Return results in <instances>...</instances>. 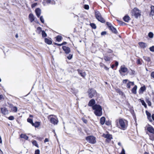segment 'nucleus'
Masks as SVG:
<instances>
[{"label": "nucleus", "instance_id": "22", "mask_svg": "<svg viewBox=\"0 0 154 154\" xmlns=\"http://www.w3.org/2000/svg\"><path fill=\"white\" fill-rule=\"evenodd\" d=\"M137 89V86L135 85L131 90L132 93L134 94H136Z\"/></svg>", "mask_w": 154, "mask_h": 154}, {"label": "nucleus", "instance_id": "25", "mask_svg": "<svg viewBox=\"0 0 154 154\" xmlns=\"http://www.w3.org/2000/svg\"><path fill=\"white\" fill-rule=\"evenodd\" d=\"M106 122V119L103 116L101 117L100 120V124L103 125Z\"/></svg>", "mask_w": 154, "mask_h": 154}, {"label": "nucleus", "instance_id": "51", "mask_svg": "<svg viewBox=\"0 0 154 154\" xmlns=\"http://www.w3.org/2000/svg\"><path fill=\"white\" fill-rule=\"evenodd\" d=\"M40 151L39 149H37L35 151L34 154H40Z\"/></svg>", "mask_w": 154, "mask_h": 154}, {"label": "nucleus", "instance_id": "45", "mask_svg": "<svg viewBox=\"0 0 154 154\" xmlns=\"http://www.w3.org/2000/svg\"><path fill=\"white\" fill-rule=\"evenodd\" d=\"M136 63L137 65L142 64V63L141 62L140 59H137Z\"/></svg>", "mask_w": 154, "mask_h": 154}, {"label": "nucleus", "instance_id": "30", "mask_svg": "<svg viewBox=\"0 0 154 154\" xmlns=\"http://www.w3.org/2000/svg\"><path fill=\"white\" fill-rule=\"evenodd\" d=\"M143 58L145 61L147 62H149L151 61V59L149 57L144 56H143Z\"/></svg>", "mask_w": 154, "mask_h": 154}, {"label": "nucleus", "instance_id": "32", "mask_svg": "<svg viewBox=\"0 0 154 154\" xmlns=\"http://www.w3.org/2000/svg\"><path fill=\"white\" fill-rule=\"evenodd\" d=\"M112 58L107 56H105L104 57V59L106 61H109L111 60Z\"/></svg>", "mask_w": 154, "mask_h": 154}, {"label": "nucleus", "instance_id": "55", "mask_svg": "<svg viewBox=\"0 0 154 154\" xmlns=\"http://www.w3.org/2000/svg\"><path fill=\"white\" fill-rule=\"evenodd\" d=\"M107 34V32L106 31H103L101 33V35H106Z\"/></svg>", "mask_w": 154, "mask_h": 154}, {"label": "nucleus", "instance_id": "37", "mask_svg": "<svg viewBox=\"0 0 154 154\" xmlns=\"http://www.w3.org/2000/svg\"><path fill=\"white\" fill-rule=\"evenodd\" d=\"M46 3L53 4L55 3V1L54 0H46Z\"/></svg>", "mask_w": 154, "mask_h": 154}, {"label": "nucleus", "instance_id": "7", "mask_svg": "<svg viewBox=\"0 0 154 154\" xmlns=\"http://www.w3.org/2000/svg\"><path fill=\"white\" fill-rule=\"evenodd\" d=\"M128 68L125 67V66L124 65L123 66H122L120 67L119 70V72L121 75L123 76H125V75H127L128 72Z\"/></svg>", "mask_w": 154, "mask_h": 154}, {"label": "nucleus", "instance_id": "18", "mask_svg": "<svg viewBox=\"0 0 154 154\" xmlns=\"http://www.w3.org/2000/svg\"><path fill=\"white\" fill-rule=\"evenodd\" d=\"M35 11L37 17H39L41 14V9L38 8H37L35 9Z\"/></svg>", "mask_w": 154, "mask_h": 154}, {"label": "nucleus", "instance_id": "11", "mask_svg": "<svg viewBox=\"0 0 154 154\" xmlns=\"http://www.w3.org/2000/svg\"><path fill=\"white\" fill-rule=\"evenodd\" d=\"M62 48L66 54H68L71 52V49L68 47L63 46Z\"/></svg>", "mask_w": 154, "mask_h": 154}, {"label": "nucleus", "instance_id": "10", "mask_svg": "<svg viewBox=\"0 0 154 154\" xmlns=\"http://www.w3.org/2000/svg\"><path fill=\"white\" fill-rule=\"evenodd\" d=\"M89 97L90 98H92L97 93L95 90L93 89L90 88L88 89V91Z\"/></svg>", "mask_w": 154, "mask_h": 154}, {"label": "nucleus", "instance_id": "64", "mask_svg": "<svg viewBox=\"0 0 154 154\" xmlns=\"http://www.w3.org/2000/svg\"><path fill=\"white\" fill-rule=\"evenodd\" d=\"M104 68L106 70H108L109 69V68L107 67L106 65L104 66Z\"/></svg>", "mask_w": 154, "mask_h": 154}, {"label": "nucleus", "instance_id": "21", "mask_svg": "<svg viewBox=\"0 0 154 154\" xmlns=\"http://www.w3.org/2000/svg\"><path fill=\"white\" fill-rule=\"evenodd\" d=\"M151 10L149 13V15L150 16H154V6L152 5L150 7Z\"/></svg>", "mask_w": 154, "mask_h": 154}, {"label": "nucleus", "instance_id": "9", "mask_svg": "<svg viewBox=\"0 0 154 154\" xmlns=\"http://www.w3.org/2000/svg\"><path fill=\"white\" fill-rule=\"evenodd\" d=\"M85 139L88 142L91 144H94L96 142V138L92 135L86 137Z\"/></svg>", "mask_w": 154, "mask_h": 154}, {"label": "nucleus", "instance_id": "47", "mask_svg": "<svg viewBox=\"0 0 154 154\" xmlns=\"http://www.w3.org/2000/svg\"><path fill=\"white\" fill-rule=\"evenodd\" d=\"M8 119L10 120H13L14 119V117L13 116H10L8 118Z\"/></svg>", "mask_w": 154, "mask_h": 154}, {"label": "nucleus", "instance_id": "26", "mask_svg": "<svg viewBox=\"0 0 154 154\" xmlns=\"http://www.w3.org/2000/svg\"><path fill=\"white\" fill-rule=\"evenodd\" d=\"M41 124L40 122H35L34 123L33 122L32 125L33 126H34L35 128H38L40 125Z\"/></svg>", "mask_w": 154, "mask_h": 154}, {"label": "nucleus", "instance_id": "54", "mask_svg": "<svg viewBox=\"0 0 154 154\" xmlns=\"http://www.w3.org/2000/svg\"><path fill=\"white\" fill-rule=\"evenodd\" d=\"M131 72L130 74V75H134L135 74V71L134 70H132V69H131Z\"/></svg>", "mask_w": 154, "mask_h": 154}, {"label": "nucleus", "instance_id": "34", "mask_svg": "<svg viewBox=\"0 0 154 154\" xmlns=\"http://www.w3.org/2000/svg\"><path fill=\"white\" fill-rule=\"evenodd\" d=\"M90 25L93 29H96L97 28V26L96 24L94 23H90Z\"/></svg>", "mask_w": 154, "mask_h": 154}, {"label": "nucleus", "instance_id": "63", "mask_svg": "<svg viewBox=\"0 0 154 154\" xmlns=\"http://www.w3.org/2000/svg\"><path fill=\"white\" fill-rule=\"evenodd\" d=\"M118 65H119L118 62L117 61H116V62H115V66L117 67L118 66Z\"/></svg>", "mask_w": 154, "mask_h": 154}, {"label": "nucleus", "instance_id": "41", "mask_svg": "<svg viewBox=\"0 0 154 154\" xmlns=\"http://www.w3.org/2000/svg\"><path fill=\"white\" fill-rule=\"evenodd\" d=\"M11 110L13 112H16L17 111V108L16 106H13L12 107Z\"/></svg>", "mask_w": 154, "mask_h": 154}, {"label": "nucleus", "instance_id": "13", "mask_svg": "<svg viewBox=\"0 0 154 154\" xmlns=\"http://www.w3.org/2000/svg\"><path fill=\"white\" fill-rule=\"evenodd\" d=\"M138 44L141 48L144 49L147 46V44L144 42H140L138 43Z\"/></svg>", "mask_w": 154, "mask_h": 154}, {"label": "nucleus", "instance_id": "39", "mask_svg": "<svg viewBox=\"0 0 154 154\" xmlns=\"http://www.w3.org/2000/svg\"><path fill=\"white\" fill-rule=\"evenodd\" d=\"M111 121L110 120H107L105 122V124L107 126L111 125Z\"/></svg>", "mask_w": 154, "mask_h": 154}, {"label": "nucleus", "instance_id": "17", "mask_svg": "<svg viewBox=\"0 0 154 154\" xmlns=\"http://www.w3.org/2000/svg\"><path fill=\"white\" fill-rule=\"evenodd\" d=\"M1 113L4 115L6 114L8 112L7 109L5 107L1 108Z\"/></svg>", "mask_w": 154, "mask_h": 154}, {"label": "nucleus", "instance_id": "62", "mask_svg": "<svg viewBox=\"0 0 154 154\" xmlns=\"http://www.w3.org/2000/svg\"><path fill=\"white\" fill-rule=\"evenodd\" d=\"M49 141V139L48 138H46L44 141V142L45 143L46 142H48Z\"/></svg>", "mask_w": 154, "mask_h": 154}, {"label": "nucleus", "instance_id": "29", "mask_svg": "<svg viewBox=\"0 0 154 154\" xmlns=\"http://www.w3.org/2000/svg\"><path fill=\"white\" fill-rule=\"evenodd\" d=\"M116 92L118 93L119 94V95L122 96H123L124 95V93L119 88L116 89Z\"/></svg>", "mask_w": 154, "mask_h": 154}, {"label": "nucleus", "instance_id": "6", "mask_svg": "<svg viewBox=\"0 0 154 154\" xmlns=\"http://www.w3.org/2000/svg\"><path fill=\"white\" fill-rule=\"evenodd\" d=\"M132 15L134 16L135 18H137L140 17L141 11L137 8H134L131 11Z\"/></svg>", "mask_w": 154, "mask_h": 154}, {"label": "nucleus", "instance_id": "49", "mask_svg": "<svg viewBox=\"0 0 154 154\" xmlns=\"http://www.w3.org/2000/svg\"><path fill=\"white\" fill-rule=\"evenodd\" d=\"M40 20L41 22L42 23H44V19L43 17L42 16H41L40 17Z\"/></svg>", "mask_w": 154, "mask_h": 154}, {"label": "nucleus", "instance_id": "1", "mask_svg": "<svg viewBox=\"0 0 154 154\" xmlns=\"http://www.w3.org/2000/svg\"><path fill=\"white\" fill-rule=\"evenodd\" d=\"M116 125L117 127L121 130H126L128 126V121L126 119L119 118L116 121Z\"/></svg>", "mask_w": 154, "mask_h": 154}, {"label": "nucleus", "instance_id": "61", "mask_svg": "<svg viewBox=\"0 0 154 154\" xmlns=\"http://www.w3.org/2000/svg\"><path fill=\"white\" fill-rule=\"evenodd\" d=\"M54 44L55 45H57L58 46H61L62 45V43L61 44H58V43H54Z\"/></svg>", "mask_w": 154, "mask_h": 154}, {"label": "nucleus", "instance_id": "43", "mask_svg": "<svg viewBox=\"0 0 154 154\" xmlns=\"http://www.w3.org/2000/svg\"><path fill=\"white\" fill-rule=\"evenodd\" d=\"M73 56V55L72 54H69L67 57V58L68 60H70L72 58Z\"/></svg>", "mask_w": 154, "mask_h": 154}, {"label": "nucleus", "instance_id": "2", "mask_svg": "<svg viewBox=\"0 0 154 154\" xmlns=\"http://www.w3.org/2000/svg\"><path fill=\"white\" fill-rule=\"evenodd\" d=\"M145 130L146 131V133L149 137V139L151 140L154 139V128L151 125L149 124L145 128Z\"/></svg>", "mask_w": 154, "mask_h": 154}, {"label": "nucleus", "instance_id": "27", "mask_svg": "<svg viewBox=\"0 0 154 154\" xmlns=\"http://www.w3.org/2000/svg\"><path fill=\"white\" fill-rule=\"evenodd\" d=\"M134 85V82H133L129 81L127 84L126 87L128 88H130L131 85Z\"/></svg>", "mask_w": 154, "mask_h": 154}, {"label": "nucleus", "instance_id": "44", "mask_svg": "<svg viewBox=\"0 0 154 154\" xmlns=\"http://www.w3.org/2000/svg\"><path fill=\"white\" fill-rule=\"evenodd\" d=\"M27 121L28 122L30 123L32 125L33 123L32 119H31L28 118L27 119Z\"/></svg>", "mask_w": 154, "mask_h": 154}, {"label": "nucleus", "instance_id": "60", "mask_svg": "<svg viewBox=\"0 0 154 154\" xmlns=\"http://www.w3.org/2000/svg\"><path fill=\"white\" fill-rule=\"evenodd\" d=\"M128 81V79H124L122 81V82L123 84H126Z\"/></svg>", "mask_w": 154, "mask_h": 154}, {"label": "nucleus", "instance_id": "3", "mask_svg": "<svg viewBox=\"0 0 154 154\" xmlns=\"http://www.w3.org/2000/svg\"><path fill=\"white\" fill-rule=\"evenodd\" d=\"M92 109L94 110V113L96 116H100L102 115V108L100 105L95 104L93 106Z\"/></svg>", "mask_w": 154, "mask_h": 154}, {"label": "nucleus", "instance_id": "15", "mask_svg": "<svg viewBox=\"0 0 154 154\" xmlns=\"http://www.w3.org/2000/svg\"><path fill=\"white\" fill-rule=\"evenodd\" d=\"M95 101L94 99L91 100L89 101L88 105L89 106L92 107L94 106L95 104Z\"/></svg>", "mask_w": 154, "mask_h": 154}, {"label": "nucleus", "instance_id": "38", "mask_svg": "<svg viewBox=\"0 0 154 154\" xmlns=\"http://www.w3.org/2000/svg\"><path fill=\"white\" fill-rule=\"evenodd\" d=\"M32 144L37 148L39 147V146L37 141L35 140H34L32 142Z\"/></svg>", "mask_w": 154, "mask_h": 154}, {"label": "nucleus", "instance_id": "24", "mask_svg": "<svg viewBox=\"0 0 154 154\" xmlns=\"http://www.w3.org/2000/svg\"><path fill=\"white\" fill-rule=\"evenodd\" d=\"M130 19V17L128 15H126L123 18V20L126 22H128Z\"/></svg>", "mask_w": 154, "mask_h": 154}, {"label": "nucleus", "instance_id": "5", "mask_svg": "<svg viewBox=\"0 0 154 154\" xmlns=\"http://www.w3.org/2000/svg\"><path fill=\"white\" fill-rule=\"evenodd\" d=\"M95 15L96 19L102 23H104L106 21L102 17L100 12L97 11H95Z\"/></svg>", "mask_w": 154, "mask_h": 154}, {"label": "nucleus", "instance_id": "53", "mask_svg": "<svg viewBox=\"0 0 154 154\" xmlns=\"http://www.w3.org/2000/svg\"><path fill=\"white\" fill-rule=\"evenodd\" d=\"M84 8L85 9L88 10L89 8V7L88 5H84Z\"/></svg>", "mask_w": 154, "mask_h": 154}, {"label": "nucleus", "instance_id": "50", "mask_svg": "<svg viewBox=\"0 0 154 154\" xmlns=\"http://www.w3.org/2000/svg\"><path fill=\"white\" fill-rule=\"evenodd\" d=\"M150 51L152 52H154V46L150 47L149 48Z\"/></svg>", "mask_w": 154, "mask_h": 154}, {"label": "nucleus", "instance_id": "8", "mask_svg": "<svg viewBox=\"0 0 154 154\" xmlns=\"http://www.w3.org/2000/svg\"><path fill=\"white\" fill-rule=\"evenodd\" d=\"M106 25L109 29L111 30L112 33L115 34H117L118 33V32L116 29L112 26L111 23L109 22H106Z\"/></svg>", "mask_w": 154, "mask_h": 154}, {"label": "nucleus", "instance_id": "36", "mask_svg": "<svg viewBox=\"0 0 154 154\" xmlns=\"http://www.w3.org/2000/svg\"><path fill=\"white\" fill-rule=\"evenodd\" d=\"M145 101L147 103V104L149 106H151V103L150 101L149 100V98H146L145 99Z\"/></svg>", "mask_w": 154, "mask_h": 154}, {"label": "nucleus", "instance_id": "4", "mask_svg": "<svg viewBox=\"0 0 154 154\" xmlns=\"http://www.w3.org/2000/svg\"><path fill=\"white\" fill-rule=\"evenodd\" d=\"M48 119L50 120V122L54 125H56L58 122V120L56 116L54 115H51L48 116Z\"/></svg>", "mask_w": 154, "mask_h": 154}, {"label": "nucleus", "instance_id": "48", "mask_svg": "<svg viewBox=\"0 0 154 154\" xmlns=\"http://www.w3.org/2000/svg\"><path fill=\"white\" fill-rule=\"evenodd\" d=\"M37 5V3H34L33 4H32L31 5V7L32 8H33L35 7Z\"/></svg>", "mask_w": 154, "mask_h": 154}, {"label": "nucleus", "instance_id": "23", "mask_svg": "<svg viewBox=\"0 0 154 154\" xmlns=\"http://www.w3.org/2000/svg\"><path fill=\"white\" fill-rule=\"evenodd\" d=\"M20 137L21 138H23L26 140H27L29 138L28 137L24 134H21L20 135Z\"/></svg>", "mask_w": 154, "mask_h": 154}, {"label": "nucleus", "instance_id": "19", "mask_svg": "<svg viewBox=\"0 0 154 154\" xmlns=\"http://www.w3.org/2000/svg\"><path fill=\"white\" fill-rule=\"evenodd\" d=\"M44 40L45 42L48 45H51L52 43V41L51 38H49V39H48L47 38H45Z\"/></svg>", "mask_w": 154, "mask_h": 154}, {"label": "nucleus", "instance_id": "52", "mask_svg": "<svg viewBox=\"0 0 154 154\" xmlns=\"http://www.w3.org/2000/svg\"><path fill=\"white\" fill-rule=\"evenodd\" d=\"M119 154H125V151L123 148H122V150Z\"/></svg>", "mask_w": 154, "mask_h": 154}, {"label": "nucleus", "instance_id": "59", "mask_svg": "<svg viewBox=\"0 0 154 154\" xmlns=\"http://www.w3.org/2000/svg\"><path fill=\"white\" fill-rule=\"evenodd\" d=\"M151 77L154 78V71L152 72L150 74Z\"/></svg>", "mask_w": 154, "mask_h": 154}, {"label": "nucleus", "instance_id": "57", "mask_svg": "<svg viewBox=\"0 0 154 154\" xmlns=\"http://www.w3.org/2000/svg\"><path fill=\"white\" fill-rule=\"evenodd\" d=\"M105 65L102 63L101 62L100 63V66L101 67H104Z\"/></svg>", "mask_w": 154, "mask_h": 154}, {"label": "nucleus", "instance_id": "16", "mask_svg": "<svg viewBox=\"0 0 154 154\" xmlns=\"http://www.w3.org/2000/svg\"><path fill=\"white\" fill-rule=\"evenodd\" d=\"M102 137L107 138V139L109 140H111L112 138V135L109 134H103L102 135Z\"/></svg>", "mask_w": 154, "mask_h": 154}, {"label": "nucleus", "instance_id": "42", "mask_svg": "<svg viewBox=\"0 0 154 154\" xmlns=\"http://www.w3.org/2000/svg\"><path fill=\"white\" fill-rule=\"evenodd\" d=\"M153 34L152 32H150L149 33L148 36L150 38H152L153 37Z\"/></svg>", "mask_w": 154, "mask_h": 154}, {"label": "nucleus", "instance_id": "40", "mask_svg": "<svg viewBox=\"0 0 154 154\" xmlns=\"http://www.w3.org/2000/svg\"><path fill=\"white\" fill-rule=\"evenodd\" d=\"M42 35L43 38H45L47 36V34L44 30L42 31Z\"/></svg>", "mask_w": 154, "mask_h": 154}, {"label": "nucleus", "instance_id": "28", "mask_svg": "<svg viewBox=\"0 0 154 154\" xmlns=\"http://www.w3.org/2000/svg\"><path fill=\"white\" fill-rule=\"evenodd\" d=\"M56 41L58 42H60L62 39V37L60 35H58L56 37H55Z\"/></svg>", "mask_w": 154, "mask_h": 154}, {"label": "nucleus", "instance_id": "35", "mask_svg": "<svg viewBox=\"0 0 154 154\" xmlns=\"http://www.w3.org/2000/svg\"><path fill=\"white\" fill-rule=\"evenodd\" d=\"M42 28L40 27H38L37 28L36 32L38 34L41 33V32H42Z\"/></svg>", "mask_w": 154, "mask_h": 154}, {"label": "nucleus", "instance_id": "56", "mask_svg": "<svg viewBox=\"0 0 154 154\" xmlns=\"http://www.w3.org/2000/svg\"><path fill=\"white\" fill-rule=\"evenodd\" d=\"M107 52L108 53H112L113 51L111 49H109L107 50Z\"/></svg>", "mask_w": 154, "mask_h": 154}, {"label": "nucleus", "instance_id": "31", "mask_svg": "<svg viewBox=\"0 0 154 154\" xmlns=\"http://www.w3.org/2000/svg\"><path fill=\"white\" fill-rule=\"evenodd\" d=\"M139 100L141 102L142 104L144 106L145 108H147V105L144 100H142L141 99H140Z\"/></svg>", "mask_w": 154, "mask_h": 154}, {"label": "nucleus", "instance_id": "12", "mask_svg": "<svg viewBox=\"0 0 154 154\" xmlns=\"http://www.w3.org/2000/svg\"><path fill=\"white\" fill-rule=\"evenodd\" d=\"M77 71L78 72V74L81 76L83 78H85V76L86 75V73L85 72H83L82 70L79 69H78L77 70Z\"/></svg>", "mask_w": 154, "mask_h": 154}, {"label": "nucleus", "instance_id": "33", "mask_svg": "<svg viewBox=\"0 0 154 154\" xmlns=\"http://www.w3.org/2000/svg\"><path fill=\"white\" fill-rule=\"evenodd\" d=\"M117 21L119 24L120 26H124L126 25V24L124 22L122 21L119 20H117Z\"/></svg>", "mask_w": 154, "mask_h": 154}, {"label": "nucleus", "instance_id": "20", "mask_svg": "<svg viewBox=\"0 0 154 154\" xmlns=\"http://www.w3.org/2000/svg\"><path fill=\"white\" fill-rule=\"evenodd\" d=\"M29 18L31 22H32L35 20L34 16L32 13H30L29 14Z\"/></svg>", "mask_w": 154, "mask_h": 154}, {"label": "nucleus", "instance_id": "58", "mask_svg": "<svg viewBox=\"0 0 154 154\" xmlns=\"http://www.w3.org/2000/svg\"><path fill=\"white\" fill-rule=\"evenodd\" d=\"M4 99L5 98L3 95L2 94L0 95V100H2V99L4 100Z\"/></svg>", "mask_w": 154, "mask_h": 154}, {"label": "nucleus", "instance_id": "14", "mask_svg": "<svg viewBox=\"0 0 154 154\" xmlns=\"http://www.w3.org/2000/svg\"><path fill=\"white\" fill-rule=\"evenodd\" d=\"M146 90V87L145 85H144L143 86L140 87L139 90L138 92L140 94H142L143 92Z\"/></svg>", "mask_w": 154, "mask_h": 154}, {"label": "nucleus", "instance_id": "46", "mask_svg": "<svg viewBox=\"0 0 154 154\" xmlns=\"http://www.w3.org/2000/svg\"><path fill=\"white\" fill-rule=\"evenodd\" d=\"M82 120L83 121V122L85 124H87L88 122L87 120L85 118H82Z\"/></svg>", "mask_w": 154, "mask_h": 154}]
</instances>
